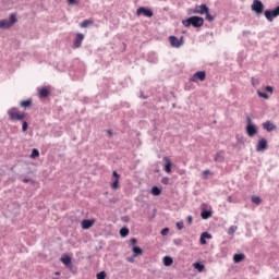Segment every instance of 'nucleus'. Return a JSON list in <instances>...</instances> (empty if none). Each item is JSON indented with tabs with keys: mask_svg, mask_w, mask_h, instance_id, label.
<instances>
[{
	"mask_svg": "<svg viewBox=\"0 0 279 279\" xmlns=\"http://www.w3.org/2000/svg\"><path fill=\"white\" fill-rule=\"evenodd\" d=\"M11 121H23L25 119V113L19 111L16 108H12L8 111Z\"/></svg>",
	"mask_w": 279,
	"mask_h": 279,
	"instance_id": "2",
	"label": "nucleus"
},
{
	"mask_svg": "<svg viewBox=\"0 0 279 279\" xmlns=\"http://www.w3.org/2000/svg\"><path fill=\"white\" fill-rule=\"evenodd\" d=\"M208 175H210V170L203 171V180H208Z\"/></svg>",
	"mask_w": 279,
	"mask_h": 279,
	"instance_id": "36",
	"label": "nucleus"
},
{
	"mask_svg": "<svg viewBox=\"0 0 279 279\" xmlns=\"http://www.w3.org/2000/svg\"><path fill=\"white\" fill-rule=\"evenodd\" d=\"M141 14H143L147 19H151V16H154V11H151V9H148L145 7H141L136 10V15L141 16Z\"/></svg>",
	"mask_w": 279,
	"mask_h": 279,
	"instance_id": "6",
	"label": "nucleus"
},
{
	"mask_svg": "<svg viewBox=\"0 0 279 279\" xmlns=\"http://www.w3.org/2000/svg\"><path fill=\"white\" fill-rule=\"evenodd\" d=\"M49 87H43L38 90V95L41 98L49 97Z\"/></svg>",
	"mask_w": 279,
	"mask_h": 279,
	"instance_id": "19",
	"label": "nucleus"
},
{
	"mask_svg": "<svg viewBox=\"0 0 279 279\" xmlns=\"http://www.w3.org/2000/svg\"><path fill=\"white\" fill-rule=\"evenodd\" d=\"M128 234H130V229H128V228H122V229L120 230V236L125 238V236H128Z\"/></svg>",
	"mask_w": 279,
	"mask_h": 279,
	"instance_id": "26",
	"label": "nucleus"
},
{
	"mask_svg": "<svg viewBox=\"0 0 279 279\" xmlns=\"http://www.w3.org/2000/svg\"><path fill=\"white\" fill-rule=\"evenodd\" d=\"M205 14H206V19L209 21V23L215 21V17L213 15H210L209 11H207V13H205Z\"/></svg>",
	"mask_w": 279,
	"mask_h": 279,
	"instance_id": "37",
	"label": "nucleus"
},
{
	"mask_svg": "<svg viewBox=\"0 0 279 279\" xmlns=\"http://www.w3.org/2000/svg\"><path fill=\"white\" fill-rule=\"evenodd\" d=\"M40 156V151L38 149L34 148L31 154V158H38Z\"/></svg>",
	"mask_w": 279,
	"mask_h": 279,
	"instance_id": "31",
	"label": "nucleus"
},
{
	"mask_svg": "<svg viewBox=\"0 0 279 279\" xmlns=\"http://www.w3.org/2000/svg\"><path fill=\"white\" fill-rule=\"evenodd\" d=\"M163 161H165V171L166 173H171V159H169V157H163Z\"/></svg>",
	"mask_w": 279,
	"mask_h": 279,
	"instance_id": "15",
	"label": "nucleus"
},
{
	"mask_svg": "<svg viewBox=\"0 0 279 279\" xmlns=\"http://www.w3.org/2000/svg\"><path fill=\"white\" fill-rule=\"evenodd\" d=\"M54 276H60V271L54 272Z\"/></svg>",
	"mask_w": 279,
	"mask_h": 279,
	"instance_id": "50",
	"label": "nucleus"
},
{
	"mask_svg": "<svg viewBox=\"0 0 279 279\" xmlns=\"http://www.w3.org/2000/svg\"><path fill=\"white\" fill-rule=\"evenodd\" d=\"M257 95H258V97H262L263 99H269V95H267L266 93H263L260 90H257Z\"/></svg>",
	"mask_w": 279,
	"mask_h": 279,
	"instance_id": "33",
	"label": "nucleus"
},
{
	"mask_svg": "<svg viewBox=\"0 0 279 279\" xmlns=\"http://www.w3.org/2000/svg\"><path fill=\"white\" fill-rule=\"evenodd\" d=\"M243 260H245V254L240 253V254L233 255V263L239 264V263H243Z\"/></svg>",
	"mask_w": 279,
	"mask_h": 279,
	"instance_id": "17",
	"label": "nucleus"
},
{
	"mask_svg": "<svg viewBox=\"0 0 279 279\" xmlns=\"http://www.w3.org/2000/svg\"><path fill=\"white\" fill-rule=\"evenodd\" d=\"M27 128H28L27 121H24L22 124L23 132H27Z\"/></svg>",
	"mask_w": 279,
	"mask_h": 279,
	"instance_id": "39",
	"label": "nucleus"
},
{
	"mask_svg": "<svg viewBox=\"0 0 279 279\" xmlns=\"http://www.w3.org/2000/svg\"><path fill=\"white\" fill-rule=\"evenodd\" d=\"M263 128L266 130V132H274V130H277L276 124H274L271 121L264 122Z\"/></svg>",
	"mask_w": 279,
	"mask_h": 279,
	"instance_id": "12",
	"label": "nucleus"
},
{
	"mask_svg": "<svg viewBox=\"0 0 279 279\" xmlns=\"http://www.w3.org/2000/svg\"><path fill=\"white\" fill-rule=\"evenodd\" d=\"M215 162H223L226 160V153L225 151H218L214 157Z\"/></svg>",
	"mask_w": 279,
	"mask_h": 279,
	"instance_id": "13",
	"label": "nucleus"
},
{
	"mask_svg": "<svg viewBox=\"0 0 279 279\" xmlns=\"http://www.w3.org/2000/svg\"><path fill=\"white\" fill-rule=\"evenodd\" d=\"M83 230H90L95 226V219H84L81 222Z\"/></svg>",
	"mask_w": 279,
	"mask_h": 279,
	"instance_id": "10",
	"label": "nucleus"
},
{
	"mask_svg": "<svg viewBox=\"0 0 279 279\" xmlns=\"http://www.w3.org/2000/svg\"><path fill=\"white\" fill-rule=\"evenodd\" d=\"M266 90H267V93H274V87H271V86H266Z\"/></svg>",
	"mask_w": 279,
	"mask_h": 279,
	"instance_id": "44",
	"label": "nucleus"
},
{
	"mask_svg": "<svg viewBox=\"0 0 279 279\" xmlns=\"http://www.w3.org/2000/svg\"><path fill=\"white\" fill-rule=\"evenodd\" d=\"M187 223H189V226H191V223H193V216L187 217Z\"/></svg>",
	"mask_w": 279,
	"mask_h": 279,
	"instance_id": "45",
	"label": "nucleus"
},
{
	"mask_svg": "<svg viewBox=\"0 0 279 279\" xmlns=\"http://www.w3.org/2000/svg\"><path fill=\"white\" fill-rule=\"evenodd\" d=\"M68 3L70 5H77V3H80L77 0H68Z\"/></svg>",
	"mask_w": 279,
	"mask_h": 279,
	"instance_id": "40",
	"label": "nucleus"
},
{
	"mask_svg": "<svg viewBox=\"0 0 279 279\" xmlns=\"http://www.w3.org/2000/svg\"><path fill=\"white\" fill-rule=\"evenodd\" d=\"M264 15L266 16L267 21H269V23L274 22V19L279 16V5L272 11L266 10Z\"/></svg>",
	"mask_w": 279,
	"mask_h": 279,
	"instance_id": "3",
	"label": "nucleus"
},
{
	"mask_svg": "<svg viewBox=\"0 0 279 279\" xmlns=\"http://www.w3.org/2000/svg\"><path fill=\"white\" fill-rule=\"evenodd\" d=\"M193 267L194 269H197V271H204V264L194 263Z\"/></svg>",
	"mask_w": 279,
	"mask_h": 279,
	"instance_id": "27",
	"label": "nucleus"
},
{
	"mask_svg": "<svg viewBox=\"0 0 279 279\" xmlns=\"http://www.w3.org/2000/svg\"><path fill=\"white\" fill-rule=\"evenodd\" d=\"M206 239H213V235L208 232L202 233L201 239H199L201 245H206Z\"/></svg>",
	"mask_w": 279,
	"mask_h": 279,
	"instance_id": "16",
	"label": "nucleus"
},
{
	"mask_svg": "<svg viewBox=\"0 0 279 279\" xmlns=\"http://www.w3.org/2000/svg\"><path fill=\"white\" fill-rule=\"evenodd\" d=\"M161 184H169V178H163L162 180H161Z\"/></svg>",
	"mask_w": 279,
	"mask_h": 279,
	"instance_id": "42",
	"label": "nucleus"
},
{
	"mask_svg": "<svg viewBox=\"0 0 279 279\" xmlns=\"http://www.w3.org/2000/svg\"><path fill=\"white\" fill-rule=\"evenodd\" d=\"M160 193H162V191L158 186H154L151 189V194L153 195L158 196V195H160Z\"/></svg>",
	"mask_w": 279,
	"mask_h": 279,
	"instance_id": "25",
	"label": "nucleus"
},
{
	"mask_svg": "<svg viewBox=\"0 0 279 279\" xmlns=\"http://www.w3.org/2000/svg\"><path fill=\"white\" fill-rule=\"evenodd\" d=\"M253 204H256V206H259V204L263 202L258 196H252Z\"/></svg>",
	"mask_w": 279,
	"mask_h": 279,
	"instance_id": "30",
	"label": "nucleus"
},
{
	"mask_svg": "<svg viewBox=\"0 0 279 279\" xmlns=\"http://www.w3.org/2000/svg\"><path fill=\"white\" fill-rule=\"evenodd\" d=\"M167 232H169V228H165L161 230L162 236H166Z\"/></svg>",
	"mask_w": 279,
	"mask_h": 279,
	"instance_id": "43",
	"label": "nucleus"
},
{
	"mask_svg": "<svg viewBox=\"0 0 279 279\" xmlns=\"http://www.w3.org/2000/svg\"><path fill=\"white\" fill-rule=\"evenodd\" d=\"M61 263H63V265H65V267H69V265L71 264V256H69V255L62 256Z\"/></svg>",
	"mask_w": 279,
	"mask_h": 279,
	"instance_id": "21",
	"label": "nucleus"
},
{
	"mask_svg": "<svg viewBox=\"0 0 279 279\" xmlns=\"http://www.w3.org/2000/svg\"><path fill=\"white\" fill-rule=\"evenodd\" d=\"M12 27V24L8 20H1L0 21V29H10Z\"/></svg>",
	"mask_w": 279,
	"mask_h": 279,
	"instance_id": "18",
	"label": "nucleus"
},
{
	"mask_svg": "<svg viewBox=\"0 0 279 279\" xmlns=\"http://www.w3.org/2000/svg\"><path fill=\"white\" fill-rule=\"evenodd\" d=\"M236 230H239V227L236 226H231L228 230V234L232 236V234H234V232H236Z\"/></svg>",
	"mask_w": 279,
	"mask_h": 279,
	"instance_id": "29",
	"label": "nucleus"
},
{
	"mask_svg": "<svg viewBox=\"0 0 279 279\" xmlns=\"http://www.w3.org/2000/svg\"><path fill=\"white\" fill-rule=\"evenodd\" d=\"M53 279H60V278H53Z\"/></svg>",
	"mask_w": 279,
	"mask_h": 279,
	"instance_id": "51",
	"label": "nucleus"
},
{
	"mask_svg": "<svg viewBox=\"0 0 279 279\" xmlns=\"http://www.w3.org/2000/svg\"><path fill=\"white\" fill-rule=\"evenodd\" d=\"M131 243H132V245H136V243H137L136 238H132Z\"/></svg>",
	"mask_w": 279,
	"mask_h": 279,
	"instance_id": "46",
	"label": "nucleus"
},
{
	"mask_svg": "<svg viewBox=\"0 0 279 279\" xmlns=\"http://www.w3.org/2000/svg\"><path fill=\"white\" fill-rule=\"evenodd\" d=\"M182 24L184 25V27H191V25L193 27H202L204 25V17L192 16L187 20H183Z\"/></svg>",
	"mask_w": 279,
	"mask_h": 279,
	"instance_id": "1",
	"label": "nucleus"
},
{
	"mask_svg": "<svg viewBox=\"0 0 279 279\" xmlns=\"http://www.w3.org/2000/svg\"><path fill=\"white\" fill-rule=\"evenodd\" d=\"M23 182H24V184H27V183L31 182V180L29 179H23Z\"/></svg>",
	"mask_w": 279,
	"mask_h": 279,
	"instance_id": "48",
	"label": "nucleus"
},
{
	"mask_svg": "<svg viewBox=\"0 0 279 279\" xmlns=\"http://www.w3.org/2000/svg\"><path fill=\"white\" fill-rule=\"evenodd\" d=\"M177 228H178V230H183L184 229V222H182V221L177 222Z\"/></svg>",
	"mask_w": 279,
	"mask_h": 279,
	"instance_id": "38",
	"label": "nucleus"
},
{
	"mask_svg": "<svg viewBox=\"0 0 279 279\" xmlns=\"http://www.w3.org/2000/svg\"><path fill=\"white\" fill-rule=\"evenodd\" d=\"M16 15L15 14H11V16H10V21H9V23L11 24V27L14 25V23H16Z\"/></svg>",
	"mask_w": 279,
	"mask_h": 279,
	"instance_id": "32",
	"label": "nucleus"
},
{
	"mask_svg": "<svg viewBox=\"0 0 279 279\" xmlns=\"http://www.w3.org/2000/svg\"><path fill=\"white\" fill-rule=\"evenodd\" d=\"M93 20H84L82 23H81V27L83 28H86L88 27V25H93Z\"/></svg>",
	"mask_w": 279,
	"mask_h": 279,
	"instance_id": "24",
	"label": "nucleus"
},
{
	"mask_svg": "<svg viewBox=\"0 0 279 279\" xmlns=\"http://www.w3.org/2000/svg\"><path fill=\"white\" fill-rule=\"evenodd\" d=\"M182 44H183L182 38L178 39V37H175V36H170L171 47L179 48V47H182Z\"/></svg>",
	"mask_w": 279,
	"mask_h": 279,
	"instance_id": "11",
	"label": "nucleus"
},
{
	"mask_svg": "<svg viewBox=\"0 0 279 279\" xmlns=\"http://www.w3.org/2000/svg\"><path fill=\"white\" fill-rule=\"evenodd\" d=\"M110 136H112V131H107Z\"/></svg>",
	"mask_w": 279,
	"mask_h": 279,
	"instance_id": "49",
	"label": "nucleus"
},
{
	"mask_svg": "<svg viewBox=\"0 0 279 279\" xmlns=\"http://www.w3.org/2000/svg\"><path fill=\"white\" fill-rule=\"evenodd\" d=\"M84 41V34L77 33L73 43V49H80L82 43Z\"/></svg>",
	"mask_w": 279,
	"mask_h": 279,
	"instance_id": "9",
	"label": "nucleus"
},
{
	"mask_svg": "<svg viewBox=\"0 0 279 279\" xmlns=\"http://www.w3.org/2000/svg\"><path fill=\"white\" fill-rule=\"evenodd\" d=\"M251 9L253 10V12H256V14H263V10H265V5L260 0H254Z\"/></svg>",
	"mask_w": 279,
	"mask_h": 279,
	"instance_id": "5",
	"label": "nucleus"
},
{
	"mask_svg": "<svg viewBox=\"0 0 279 279\" xmlns=\"http://www.w3.org/2000/svg\"><path fill=\"white\" fill-rule=\"evenodd\" d=\"M201 217L202 219H210V217H213V213L208 210H204L201 213Z\"/></svg>",
	"mask_w": 279,
	"mask_h": 279,
	"instance_id": "22",
	"label": "nucleus"
},
{
	"mask_svg": "<svg viewBox=\"0 0 279 279\" xmlns=\"http://www.w3.org/2000/svg\"><path fill=\"white\" fill-rule=\"evenodd\" d=\"M193 14H205L210 12V9L206 4L196 5L194 10H192Z\"/></svg>",
	"mask_w": 279,
	"mask_h": 279,
	"instance_id": "8",
	"label": "nucleus"
},
{
	"mask_svg": "<svg viewBox=\"0 0 279 279\" xmlns=\"http://www.w3.org/2000/svg\"><path fill=\"white\" fill-rule=\"evenodd\" d=\"M206 80V72L205 71H198L190 78L191 82H194L197 84V82H204Z\"/></svg>",
	"mask_w": 279,
	"mask_h": 279,
	"instance_id": "7",
	"label": "nucleus"
},
{
	"mask_svg": "<svg viewBox=\"0 0 279 279\" xmlns=\"http://www.w3.org/2000/svg\"><path fill=\"white\" fill-rule=\"evenodd\" d=\"M163 265L166 267H171V265H173V258L169 257V256H165L163 257Z\"/></svg>",
	"mask_w": 279,
	"mask_h": 279,
	"instance_id": "20",
	"label": "nucleus"
},
{
	"mask_svg": "<svg viewBox=\"0 0 279 279\" xmlns=\"http://www.w3.org/2000/svg\"><path fill=\"white\" fill-rule=\"evenodd\" d=\"M133 256L136 257V256H140L141 254H143V248L138 247V246H134L133 247Z\"/></svg>",
	"mask_w": 279,
	"mask_h": 279,
	"instance_id": "23",
	"label": "nucleus"
},
{
	"mask_svg": "<svg viewBox=\"0 0 279 279\" xmlns=\"http://www.w3.org/2000/svg\"><path fill=\"white\" fill-rule=\"evenodd\" d=\"M20 106L22 108H29V106H32V100H23Z\"/></svg>",
	"mask_w": 279,
	"mask_h": 279,
	"instance_id": "28",
	"label": "nucleus"
},
{
	"mask_svg": "<svg viewBox=\"0 0 279 279\" xmlns=\"http://www.w3.org/2000/svg\"><path fill=\"white\" fill-rule=\"evenodd\" d=\"M112 175L113 178H116V180H119V178H121V175L117 171H113Z\"/></svg>",
	"mask_w": 279,
	"mask_h": 279,
	"instance_id": "41",
	"label": "nucleus"
},
{
	"mask_svg": "<svg viewBox=\"0 0 279 279\" xmlns=\"http://www.w3.org/2000/svg\"><path fill=\"white\" fill-rule=\"evenodd\" d=\"M97 279H106V271H100L96 275Z\"/></svg>",
	"mask_w": 279,
	"mask_h": 279,
	"instance_id": "35",
	"label": "nucleus"
},
{
	"mask_svg": "<svg viewBox=\"0 0 279 279\" xmlns=\"http://www.w3.org/2000/svg\"><path fill=\"white\" fill-rule=\"evenodd\" d=\"M247 125H246V133L248 136H256V134L258 133V129L256 128V125L252 124V118H247Z\"/></svg>",
	"mask_w": 279,
	"mask_h": 279,
	"instance_id": "4",
	"label": "nucleus"
},
{
	"mask_svg": "<svg viewBox=\"0 0 279 279\" xmlns=\"http://www.w3.org/2000/svg\"><path fill=\"white\" fill-rule=\"evenodd\" d=\"M227 201L229 202V204H232V202H234V199L232 198V196H228Z\"/></svg>",
	"mask_w": 279,
	"mask_h": 279,
	"instance_id": "47",
	"label": "nucleus"
},
{
	"mask_svg": "<svg viewBox=\"0 0 279 279\" xmlns=\"http://www.w3.org/2000/svg\"><path fill=\"white\" fill-rule=\"evenodd\" d=\"M111 189H113L114 191H117V189H119V179H116V180L112 182Z\"/></svg>",
	"mask_w": 279,
	"mask_h": 279,
	"instance_id": "34",
	"label": "nucleus"
},
{
	"mask_svg": "<svg viewBox=\"0 0 279 279\" xmlns=\"http://www.w3.org/2000/svg\"><path fill=\"white\" fill-rule=\"evenodd\" d=\"M267 141H259L256 146V151H265L267 149Z\"/></svg>",
	"mask_w": 279,
	"mask_h": 279,
	"instance_id": "14",
	"label": "nucleus"
}]
</instances>
